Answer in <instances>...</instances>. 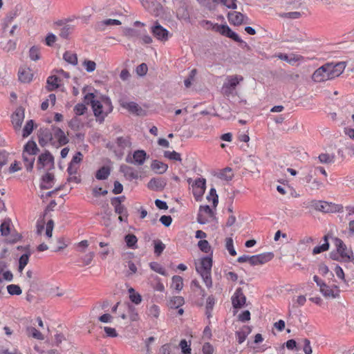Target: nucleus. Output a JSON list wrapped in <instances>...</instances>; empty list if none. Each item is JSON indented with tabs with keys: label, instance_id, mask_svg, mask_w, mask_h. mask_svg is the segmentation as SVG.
I'll list each match as a JSON object with an SVG mask.
<instances>
[{
	"label": "nucleus",
	"instance_id": "obj_1",
	"mask_svg": "<svg viewBox=\"0 0 354 354\" xmlns=\"http://www.w3.org/2000/svg\"><path fill=\"white\" fill-rule=\"evenodd\" d=\"M94 115L100 122H102L104 118L113 111V106L109 97H102L101 100L93 102L92 106Z\"/></svg>",
	"mask_w": 354,
	"mask_h": 354
},
{
	"label": "nucleus",
	"instance_id": "obj_2",
	"mask_svg": "<svg viewBox=\"0 0 354 354\" xmlns=\"http://www.w3.org/2000/svg\"><path fill=\"white\" fill-rule=\"evenodd\" d=\"M212 267V258L211 257H204L201 258L198 264L196 266L197 272L201 276L207 288H210L212 286L211 277Z\"/></svg>",
	"mask_w": 354,
	"mask_h": 354
},
{
	"label": "nucleus",
	"instance_id": "obj_3",
	"mask_svg": "<svg viewBox=\"0 0 354 354\" xmlns=\"http://www.w3.org/2000/svg\"><path fill=\"white\" fill-rule=\"evenodd\" d=\"M212 28L216 32H218L221 35L226 36L233 39L234 41L239 43L242 48H246L248 50L250 49V46H248V44L244 41H243L239 37V36L236 32L232 31V29L227 25H219L216 24L213 26Z\"/></svg>",
	"mask_w": 354,
	"mask_h": 354
},
{
	"label": "nucleus",
	"instance_id": "obj_4",
	"mask_svg": "<svg viewBox=\"0 0 354 354\" xmlns=\"http://www.w3.org/2000/svg\"><path fill=\"white\" fill-rule=\"evenodd\" d=\"M333 240L336 247L337 252L340 255V258L345 262L353 261L354 260L353 251L347 248L343 241L337 237L333 238Z\"/></svg>",
	"mask_w": 354,
	"mask_h": 354
},
{
	"label": "nucleus",
	"instance_id": "obj_5",
	"mask_svg": "<svg viewBox=\"0 0 354 354\" xmlns=\"http://www.w3.org/2000/svg\"><path fill=\"white\" fill-rule=\"evenodd\" d=\"M328 75L330 79H334L339 76L345 69L346 64L344 62H339L337 63H326L324 65Z\"/></svg>",
	"mask_w": 354,
	"mask_h": 354
},
{
	"label": "nucleus",
	"instance_id": "obj_6",
	"mask_svg": "<svg viewBox=\"0 0 354 354\" xmlns=\"http://www.w3.org/2000/svg\"><path fill=\"white\" fill-rule=\"evenodd\" d=\"M119 104L121 107L127 109L129 113L136 115L142 116L145 115V111L142 109L136 102H128L122 98L119 100Z\"/></svg>",
	"mask_w": 354,
	"mask_h": 354
},
{
	"label": "nucleus",
	"instance_id": "obj_7",
	"mask_svg": "<svg viewBox=\"0 0 354 354\" xmlns=\"http://www.w3.org/2000/svg\"><path fill=\"white\" fill-rule=\"evenodd\" d=\"M147 158V155L144 150H136L132 156L131 153H129L125 158V161L127 163L141 166L145 163Z\"/></svg>",
	"mask_w": 354,
	"mask_h": 354
},
{
	"label": "nucleus",
	"instance_id": "obj_8",
	"mask_svg": "<svg viewBox=\"0 0 354 354\" xmlns=\"http://www.w3.org/2000/svg\"><path fill=\"white\" fill-rule=\"evenodd\" d=\"M317 210L329 213V212H342L344 207L340 204H334L332 203L319 201L315 206Z\"/></svg>",
	"mask_w": 354,
	"mask_h": 354
},
{
	"label": "nucleus",
	"instance_id": "obj_9",
	"mask_svg": "<svg viewBox=\"0 0 354 354\" xmlns=\"http://www.w3.org/2000/svg\"><path fill=\"white\" fill-rule=\"evenodd\" d=\"M214 217V214L209 205H201L197 215V221L201 224H205L210 218Z\"/></svg>",
	"mask_w": 354,
	"mask_h": 354
},
{
	"label": "nucleus",
	"instance_id": "obj_10",
	"mask_svg": "<svg viewBox=\"0 0 354 354\" xmlns=\"http://www.w3.org/2000/svg\"><path fill=\"white\" fill-rule=\"evenodd\" d=\"M144 8L155 16L162 12V6L156 0H140Z\"/></svg>",
	"mask_w": 354,
	"mask_h": 354
},
{
	"label": "nucleus",
	"instance_id": "obj_11",
	"mask_svg": "<svg viewBox=\"0 0 354 354\" xmlns=\"http://www.w3.org/2000/svg\"><path fill=\"white\" fill-rule=\"evenodd\" d=\"M24 117V109L21 106L18 107L12 113L11 116L12 124L15 131L20 130Z\"/></svg>",
	"mask_w": 354,
	"mask_h": 354
},
{
	"label": "nucleus",
	"instance_id": "obj_12",
	"mask_svg": "<svg viewBox=\"0 0 354 354\" xmlns=\"http://www.w3.org/2000/svg\"><path fill=\"white\" fill-rule=\"evenodd\" d=\"M228 21L231 24L234 26H240L242 24L248 23V17L240 12L232 11L227 15Z\"/></svg>",
	"mask_w": 354,
	"mask_h": 354
},
{
	"label": "nucleus",
	"instance_id": "obj_13",
	"mask_svg": "<svg viewBox=\"0 0 354 354\" xmlns=\"http://www.w3.org/2000/svg\"><path fill=\"white\" fill-rule=\"evenodd\" d=\"M205 183L206 180L205 178H198L192 185L193 194L197 201H198L205 193Z\"/></svg>",
	"mask_w": 354,
	"mask_h": 354
},
{
	"label": "nucleus",
	"instance_id": "obj_14",
	"mask_svg": "<svg viewBox=\"0 0 354 354\" xmlns=\"http://www.w3.org/2000/svg\"><path fill=\"white\" fill-rule=\"evenodd\" d=\"M120 171L124 174V176L128 180H136L140 176L138 171L127 165H120Z\"/></svg>",
	"mask_w": 354,
	"mask_h": 354
},
{
	"label": "nucleus",
	"instance_id": "obj_15",
	"mask_svg": "<svg viewBox=\"0 0 354 354\" xmlns=\"http://www.w3.org/2000/svg\"><path fill=\"white\" fill-rule=\"evenodd\" d=\"M151 32L158 40L165 41L169 39V31L158 23L151 28Z\"/></svg>",
	"mask_w": 354,
	"mask_h": 354
},
{
	"label": "nucleus",
	"instance_id": "obj_16",
	"mask_svg": "<svg viewBox=\"0 0 354 354\" xmlns=\"http://www.w3.org/2000/svg\"><path fill=\"white\" fill-rule=\"evenodd\" d=\"M54 163V158L53 156L50 154L49 151H46L44 153H41L37 160V169H41L44 168L46 166L50 165L53 166Z\"/></svg>",
	"mask_w": 354,
	"mask_h": 354
},
{
	"label": "nucleus",
	"instance_id": "obj_17",
	"mask_svg": "<svg viewBox=\"0 0 354 354\" xmlns=\"http://www.w3.org/2000/svg\"><path fill=\"white\" fill-rule=\"evenodd\" d=\"M246 298L241 288H237L232 297V303L234 308H240L245 304Z\"/></svg>",
	"mask_w": 354,
	"mask_h": 354
},
{
	"label": "nucleus",
	"instance_id": "obj_18",
	"mask_svg": "<svg viewBox=\"0 0 354 354\" xmlns=\"http://www.w3.org/2000/svg\"><path fill=\"white\" fill-rule=\"evenodd\" d=\"M243 78L239 75L229 76L227 78V82L224 83L223 88L225 89V92L230 93L231 91L239 84L240 81H242Z\"/></svg>",
	"mask_w": 354,
	"mask_h": 354
},
{
	"label": "nucleus",
	"instance_id": "obj_19",
	"mask_svg": "<svg viewBox=\"0 0 354 354\" xmlns=\"http://www.w3.org/2000/svg\"><path fill=\"white\" fill-rule=\"evenodd\" d=\"M166 185L167 181L165 179L161 178H153L149 181L147 187L153 191H161L165 187Z\"/></svg>",
	"mask_w": 354,
	"mask_h": 354
},
{
	"label": "nucleus",
	"instance_id": "obj_20",
	"mask_svg": "<svg viewBox=\"0 0 354 354\" xmlns=\"http://www.w3.org/2000/svg\"><path fill=\"white\" fill-rule=\"evenodd\" d=\"M116 145L120 148L119 155L122 157L124 154V150L126 149L131 148V142L130 138L128 136H120L116 138Z\"/></svg>",
	"mask_w": 354,
	"mask_h": 354
},
{
	"label": "nucleus",
	"instance_id": "obj_21",
	"mask_svg": "<svg viewBox=\"0 0 354 354\" xmlns=\"http://www.w3.org/2000/svg\"><path fill=\"white\" fill-rule=\"evenodd\" d=\"M313 80L316 82H322L328 80H331L328 75L324 65L317 68L313 74Z\"/></svg>",
	"mask_w": 354,
	"mask_h": 354
},
{
	"label": "nucleus",
	"instance_id": "obj_22",
	"mask_svg": "<svg viewBox=\"0 0 354 354\" xmlns=\"http://www.w3.org/2000/svg\"><path fill=\"white\" fill-rule=\"evenodd\" d=\"M19 80L23 83H29L32 81L33 73L29 68H20L18 73Z\"/></svg>",
	"mask_w": 354,
	"mask_h": 354
},
{
	"label": "nucleus",
	"instance_id": "obj_23",
	"mask_svg": "<svg viewBox=\"0 0 354 354\" xmlns=\"http://www.w3.org/2000/svg\"><path fill=\"white\" fill-rule=\"evenodd\" d=\"M320 292L325 297L338 298L339 297V290L334 291L326 283H322L320 288Z\"/></svg>",
	"mask_w": 354,
	"mask_h": 354
},
{
	"label": "nucleus",
	"instance_id": "obj_24",
	"mask_svg": "<svg viewBox=\"0 0 354 354\" xmlns=\"http://www.w3.org/2000/svg\"><path fill=\"white\" fill-rule=\"evenodd\" d=\"M53 130L54 136L57 140L60 145H65L68 142V138L60 128L54 127Z\"/></svg>",
	"mask_w": 354,
	"mask_h": 354
},
{
	"label": "nucleus",
	"instance_id": "obj_25",
	"mask_svg": "<svg viewBox=\"0 0 354 354\" xmlns=\"http://www.w3.org/2000/svg\"><path fill=\"white\" fill-rule=\"evenodd\" d=\"M39 149L37 146V144L33 140H29L25 145L24 148L23 153H26L28 155L34 156L36 155L39 152Z\"/></svg>",
	"mask_w": 354,
	"mask_h": 354
},
{
	"label": "nucleus",
	"instance_id": "obj_26",
	"mask_svg": "<svg viewBox=\"0 0 354 354\" xmlns=\"http://www.w3.org/2000/svg\"><path fill=\"white\" fill-rule=\"evenodd\" d=\"M54 180V175L50 173L46 174L42 177V183L40 185V188L42 189H48L53 187V182Z\"/></svg>",
	"mask_w": 354,
	"mask_h": 354
},
{
	"label": "nucleus",
	"instance_id": "obj_27",
	"mask_svg": "<svg viewBox=\"0 0 354 354\" xmlns=\"http://www.w3.org/2000/svg\"><path fill=\"white\" fill-rule=\"evenodd\" d=\"M151 169L157 174H164L168 169L167 164L158 160H153L151 165Z\"/></svg>",
	"mask_w": 354,
	"mask_h": 354
},
{
	"label": "nucleus",
	"instance_id": "obj_28",
	"mask_svg": "<svg viewBox=\"0 0 354 354\" xmlns=\"http://www.w3.org/2000/svg\"><path fill=\"white\" fill-rule=\"evenodd\" d=\"M217 176L221 180L230 181L233 178L234 174L230 167H225L218 173Z\"/></svg>",
	"mask_w": 354,
	"mask_h": 354
},
{
	"label": "nucleus",
	"instance_id": "obj_29",
	"mask_svg": "<svg viewBox=\"0 0 354 354\" xmlns=\"http://www.w3.org/2000/svg\"><path fill=\"white\" fill-rule=\"evenodd\" d=\"M251 330L249 326H243L240 330L236 332L239 344H242L246 339Z\"/></svg>",
	"mask_w": 354,
	"mask_h": 354
},
{
	"label": "nucleus",
	"instance_id": "obj_30",
	"mask_svg": "<svg viewBox=\"0 0 354 354\" xmlns=\"http://www.w3.org/2000/svg\"><path fill=\"white\" fill-rule=\"evenodd\" d=\"M329 234H326L324 236V243L321 245L316 246L313 250V254H317L322 252L327 251L329 249L328 243Z\"/></svg>",
	"mask_w": 354,
	"mask_h": 354
},
{
	"label": "nucleus",
	"instance_id": "obj_31",
	"mask_svg": "<svg viewBox=\"0 0 354 354\" xmlns=\"http://www.w3.org/2000/svg\"><path fill=\"white\" fill-rule=\"evenodd\" d=\"M120 24L121 21L118 19H108L97 23V28L99 30H103L106 26H119Z\"/></svg>",
	"mask_w": 354,
	"mask_h": 354
},
{
	"label": "nucleus",
	"instance_id": "obj_32",
	"mask_svg": "<svg viewBox=\"0 0 354 354\" xmlns=\"http://www.w3.org/2000/svg\"><path fill=\"white\" fill-rule=\"evenodd\" d=\"M59 79L55 75L48 77L47 79V90L51 91L59 87Z\"/></svg>",
	"mask_w": 354,
	"mask_h": 354
},
{
	"label": "nucleus",
	"instance_id": "obj_33",
	"mask_svg": "<svg viewBox=\"0 0 354 354\" xmlns=\"http://www.w3.org/2000/svg\"><path fill=\"white\" fill-rule=\"evenodd\" d=\"M22 156L26 169L28 171H32L35 160V156L28 155L26 153H23Z\"/></svg>",
	"mask_w": 354,
	"mask_h": 354
},
{
	"label": "nucleus",
	"instance_id": "obj_34",
	"mask_svg": "<svg viewBox=\"0 0 354 354\" xmlns=\"http://www.w3.org/2000/svg\"><path fill=\"white\" fill-rule=\"evenodd\" d=\"M185 303L184 298L180 296L173 297L169 301V306L171 308H178Z\"/></svg>",
	"mask_w": 354,
	"mask_h": 354
},
{
	"label": "nucleus",
	"instance_id": "obj_35",
	"mask_svg": "<svg viewBox=\"0 0 354 354\" xmlns=\"http://www.w3.org/2000/svg\"><path fill=\"white\" fill-rule=\"evenodd\" d=\"M78 117L75 115L68 122L69 127L73 131H77L84 126L83 122Z\"/></svg>",
	"mask_w": 354,
	"mask_h": 354
},
{
	"label": "nucleus",
	"instance_id": "obj_36",
	"mask_svg": "<svg viewBox=\"0 0 354 354\" xmlns=\"http://www.w3.org/2000/svg\"><path fill=\"white\" fill-rule=\"evenodd\" d=\"M63 59L73 66L77 64V54L71 53L70 51H66L63 55Z\"/></svg>",
	"mask_w": 354,
	"mask_h": 354
},
{
	"label": "nucleus",
	"instance_id": "obj_37",
	"mask_svg": "<svg viewBox=\"0 0 354 354\" xmlns=\"http://www.w3.org/2000/svg\"><path fill=\"white\" fill-rule=\"evenodd\" d=\"M11 221L10 218H6L3 221L0 225V232L1 236H7L10 234V225Z\"/></svg>",
	"mask_w": 354,
	"mask_h": 354
},
{
	"label": "nucleus",
	"instance_id": "obj_38",
	"mask_svg": "<svg viewBox=\"0 0 354 354\" xmlns=\"http://www.w3.org/2000/svg\"><path fill=\"white\" fill-rule=\"evenodd\" d=\"M124 240L128 248L132 249L137 248L138 239L134 234H129L126 235Z\"/></svg>",
	"mask_w": 354,
	"mask_h": 354
},
{
	"label": "nucleus",
	"instance_id": "obj_39",
	"mask_svg": "<svg viewBox=\"0 0 354 354\" xmlns=\"http://www.w3.org/2000/svg\"><path fill=\"white\" fill-rule=\"evenodd\" d=\"M171 288L180 291L183 287V280L180 276L175 275L172 277Z\"/></svg>",
	"mask_w": 354,
	"mask_h": 354
},
{
	"label": "nucleus",
	"instance_id": "obj_40",
	"mask_svg": "<svg viewBox=\"0 0 354 354\" xmlns=\"http://www.w3.org/2000/svg\"><path fill=\"white\" fill-rule=\"evenodd\" d=\"M110 174V169L106 167H102L99 169L95 174V177L97 180H105Z\"/></svg>",
	"mask_w": 354,
	"mask_h": 354
},
{
	"label": "nucleus",
	"instance_id": "obj_41",
	"mask_svg": "<svg viewBox=\"0 0 354 354\" xmlns=\"http://www.w3.org/2000/svg\"><path fill=\"white\" fill-rule=\"evenodd\" d=\"M129 299L131 302H133L137 305L141 303V301H142L141 295L138 292H136L133 288H130L129 289Z\"/></svg>",
	"mask_w": 354,
	"mask_h": 354
},
{
	"label": "nucleus",
	"instance_id": "obj_42",
	"mask_svg": "<svg viewBox=\"0 0 354 354\" xmlns=\"http://www.w3.org/2000/svg\"><path fill=\"white\" fill-rule=\"evenodd\" d=\"M74 27L72 25L64 26L59 32V36L63 39H68L69 35L73 32Z\"/></svg>",
	"mask_w": 354,
	"mask_h": 354
},
{
	"label": "nucleus",
	"instance_id": "obj_43",
	"mask_svg": "<svg viewBox=\"0 0 354 354\" xmlns=\"http://www.w3.org/2000/svg\"><path fill=\"white\" fill-rule=\"evenodd\" d=\"M26 333L28 336H31L35 339L39 340L44 339L42 334L34 327H28L26 328Z\"/></svg>",
	"mask_w": 354,
	"mask_h": 354
},
{
	"label": "nucleus",
	"instance_id": "obj_44",
	"mask_svg": "<svg viewBox=\"0 0 354 354\" xmlns=\"http://www.w3.org/2000/svg\"><path fill=\"white\" fill-rule=\"evenodd\" d=\"M212 1L217 4L221 3L230 9L234 10L237 7L236 0H212Z\"/></svg>",
	"mask_w": 354,
	"mask_h": 354
},
{
	"label": "nucleus",
	"instance_id": "obj_45",
	"mask_svg": "<svg viewBox=\"0 0 354 354\" xmlns=\"http://www.w3.org/2000/svg\"><path fill=\"white\" fill-rule=\"evenodd\" d=\"M111 203L114 207V211L116 214L126 215L127 212H128L125 206L122 203L113 201H111Z\"/></svg>",
	"mask_w": 354,
	"mask_h": 354
},
{
	"label": "nucleus",
	"instance_id": "obj_46",
	"mask_svg": "<svg viewBox=\"0 0 354 354\" xmlns=\"http://www.w3.org/2000/svg\"><path fill=\"white\" fill-rule=\"evenodd\" d=\"M257 255L260 264L266 263L272 260L274 257V254L272 252H265Z\"/></svg>",
	"mask_w": 354,
	"mask_h": 354
},
{
	"label": "nucleus",
	"instance_id": "obj_47",
	"mask_svg": "<svg viewBox=\"0 0 354 354\" xmlns=\"http://www.w3.org/2000/svg\"><path fill=\"white\" fill-rule=\"evenodd\" d=\"M149 266H150L151 269L152 270H153L154 272H156L160 274H162L163 276L167 275V272H166L165 269L160 263H158L157 262H151V263H150Z\"/></svg>",
	"mask_w": 354,
	"mask_h": 354
},
{
	"label": "nucleus",
	"instance_id": "obj_48",
	"mask_svg": "<svg viewBox=\"0 0 354 354\" xmlns=\"http://www.w3.org/2000/svg\"><path fill=\"white\" fill-rule=\"evenodd\" d=\"M34 121L32 120H28L23 129L22 136L24 138L28 137L33 131Z\"/></svg>",
	"mask_w": 354,
	"mask_h": 354
},
{
	"label": "nucleus",
	"instance_id": "obj_49",
	"mask_svg": "<svg viewBox=\"0 0 354 354\" xmlns=\"http://www.w3.org/2000/svg\"><path fill=\"white\" fill-rule=\"evenodd\" d=\"M87 111V107L84 104L82 103H78L77 104L73 109V111L75 113V115L77 116H80L84 115L86 111Z\"/></svg>",
	"mask_w": 354,
	"mask_h": 354
},
{
	"label": "nucleus",
	"instance_id": "obj_50",
	"mask_svg": "<svg viewBox=\"0 0 354 354\" xmlns=\"http://www.w3.org/2000/svg\"><path fill=\"white\" fill-rule=\"evenodd\" d=\"M164 156L169 160L181 161L180 154L175 151H165L164 152Z\"/></svg>",
	"mask_w": 354,
	"mask_h": 354
},
{
	"label": "nucleus",
	"instance_id": "obj_51",
	"mask_svg": "<svg viewBox=\"0 0 354 354\" xmlns=\"http://www.w3.org/2000/svg\"><path fill=\"white\" fill-rule=\"evenodd\" d=\"M29 57L32 61H37L40 58L39 48L37 46H32L29 50Z\"/></svg>",
	"mask_w": 354,
	"mask_h": 354
},
{
	"label": "nucleus",
	"instance_id": "obj_52",
	"mask_svg": "<svg viewBox=\"0 0 354 354\" xmlns=\"http://www.w3.org/2000/svg\"><path fill=\"white\" fill-rule=\"evenodd\" d=\"M165 248V245L160 240L154 241V253L159 256Z\"/></svg>",
	"mask_w": 354,
	"mask_h": 354
},
{
	"label": "nucleus",
	"instance_id": "obj_53",
	"mask_svg": "<svg viewBox=\"0 0 354 354\" xmlns=\"http://www.w3.org/2000/svg\"><path fill=\"white\" fill-rule=\"evenodd\" d=\"M8 292L11 295H19L22 291L18 285L10 284L7 286Z\"/></svg>",
	"mask_w": 354,
	"mask_h": 354
},
{
	"label": "nucleus",
	"instance_id": "obj_54",
	"mask_svg": "<svg viewBox=\"0 0 354 354\" xmlns=\"http://www.w3.org/2000/svg\"><path fill=\"white\" fill-rule=\"evenodd\" d=\"M208 201L212 200L213 205L216 207L218 203V196L216 194V191L214 188H211L209 195L207 196Z\"/></svg>",
	"mask_w": 354,
	"mask_h": 354
},
{
	"label": "nucleus",
	"instance_id": "obj_55",
	"mask_svg": "<svg viewBox=\"0 0 354 354\" xmlns=\"http://www.w3.org/2000/svg\"><path fill=\"white\" fill-rule=\"evenodd\" d=\"M318 158L322 163H331L335 160V156L328 153H322L319 156Z\"/></svg>",
	"mask_w": 354,
	"mask_h": 354
},
{
	"label": "nucleus",
	"instance_id": "obj_56",
	"mask_svg": "<svg viewBox=\"0 0 354 354\" xmlns=\"http://www.w3.org/2000/svg\"><path fill=\"white\" fill-rule=\"evenodd\" d=\"M198 246L199 249L205 253H209L211 251V246L209 242L206 240L199 241L198 243Z\"/></svg>",
	"mask_w": 354,
	"mask_h": 354
},
{
	"label": "nucleus",
	"instance_id": "obj_57",
	"mask_svg": "<svg viewBox=\"0 0 354 354\" xmlns=\"http://www.w3.org/2000/svg\"><path fill=\"white\" fill-rule=\"evenodd\" d=\"M17 47V42L13 40H8L7 43L2 46V49L7 53L13 51L16 49Z\"/></svg>",
	"mask_w": 354,
	"mask_h": 354
},
{
	"label": "nucleus",
	"instance_id": "obj_58",
	"mask_svg": "<svg viewBox=\"0 0 354 354\" xmlns=\"http://www.w3.org/2000/svg\"><path fill=\"white\" fill-rule=\"evenodd\" d=\"M324 187V183L317 178H314L310 183L309 188L311 191H317Z\"/></svg>",
	"mask_w": 354,
	"mask_h": 354
},
{
	"label": "nucleus",
	"instance_id": "obj_59",
	"mask_svg": "<svg viewBox=\"0 0 354 354\" xmlns=\"http://www.w3.org/2000/svg\"><path fill=\"white\" fill-rule=\"evenodd\" d=\"M225 248L228 250L230 255L235 256L236 254V252L233 246V240L232 238L229 237L225 239Z\"/></svg>",
	"mask_w": 354,
	"mask_h": 354
},
{
	"label": "nucleus",
	"instance_id": "obj_60",
	"mask_svg": "<svg viewBox=\"0 0 354 354\" xmlns=\"http://www.w3.org/2000/svg\"><path fill=\"white\" fill-rule=\"evenodd\" d=\"M124 35L129 39H134L139 36V33L138 30L133 28H126L124 31Z\"/></svg>",
	"mask_w": 354,
	"mask_h": 354
},
{
	"label": "nucleus",
	"instance_id": "obj_61",
	"mask_svg": "<svg viewBox=\"0 0 354 354\" xmlns=\"http://www.w3.org/2000/svg\"><path fill=\"white\" fill-rule=\"evenodd\" d=\"M179 346L183 354H191L190 344H188L185 339H182L180 342Z\"/></svg>",
	"mask_w": 354,
	"mask_h": 354
},
{
	"label": "nucleus",
	"instance_id": "obj_62",
	"mask_svg": "<svg viewBox=\"0 0 354 354\" xmlns=\"http://www.w3.org/2000/svg\"><path fill=\"white\" fill-rule=\"evenodd\" d=\"M83 65L85 66L86 71L88 73L93 72L96 68L95 62L91 60H84Z\"/></svg>",
	"mask_w": 354,
	"mask_h": 354
},
{
	"label": "nucleus",
	"instance_id": "obj_63",
	"mask_svg": "<svg viewBox=\"0 0 354 354\" xmlns=\"http://www.w3.org/2000/svg\"><path fill=\"white\" fill-rule=\"evenodd\" d=\"M280 16L283 18H289V19H299L301 16V14L300 12L295 11V12H283V13L281 14Z\"/></svg>",
	"mask_w": 354,
	"mask_h": 354
},
{
	"label": "nucleus",
	"instance_id": "obj_64",
	"mask_svg": "<svg viewBox=\"0 0 354 354\" xmlns=\"http://www.w3.org/2000/svg\"><path fill=\"white\" fill-rule=\"evenodd\" d=\"M158 354H175V353L172 351L171 345L169 344H165L160 348Z\"/></svg>",
	"mask_w": 354,
	"mask_h": 354
}]
</instances>
